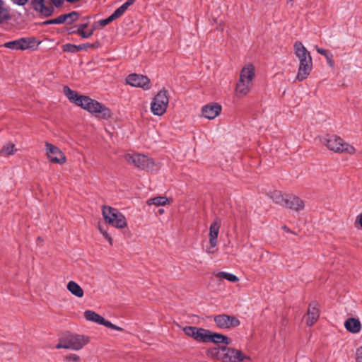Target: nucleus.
<instances>
[{"mask_svg":"<svg viewBox=\"0 0 362 362\" xmlns=\"http://www.w3.org/2000/svg\"><path fill=\"white\" fill-rule=\"evenodd\" d=\"M321 141L329 151L337 153L353 155L356 151L353 146L344 141V139L337 135H327L324 137Z\"/></svg>","mask_w":362,"mask_h":362,"instance_id":"f257e3e1","label":"nucleus"},{"mask_svg":"<svg viewBox=\"0 0 362 362\" xmlns=\"http://www.w3.org/2000/svg\"><path fill=\"white\" fill-rule=\"evenodd\" d=\"M78 106L101 119H107L111 117L108 107L88 96L84 95Z\"/></svg>","mask_w":362,"mask_h":362,"instance_id":"f03ea898","label":"nucleus"},{"mask_svg":"<svg viewBox=\"0 0 362 362\" xmlns=\"http://www.w3.org/2000/svg\"><path fill=\"white\" fill-rule=\"evenodd\" d=\"M102 214L105 222L113 227L122 229L127 226L125 216L115 208L103 206L102 207Z\"/></svg>","mask_w":362,"mask_h":362,"instance_id":"7ed1b4c3","label":"nucleus"},{"mask_svg":"<svg viewBox=\"0 0 362 362\" xmlns=\"http://www.w3.org/2000/svg\"><path fill=\"white\" fill-rule=\"evenodd\" d=\"M125 160L129 163L147 171H156L160 168L158 163H156L152 158L142 154H127Z\"/></svg>","mask_w":362,"mask_h":362,"instance_id":"20e7f679","label":"nucleus"},{"mask_svg":"<svg viewBox=\"0 0 362 362\" xmlns=\"http://www.w3.org/2000/svg\"><path fill=\"white\" fill-rule=\"evenodd\" d=\"M169 103L168 91L160 90L153 98L151 103V110L153 115L161 116L167 110Z\"/></svg>","mask_w":362,"mask_h":362,"instance_id":"39448f33","label":"nucleus"},{"mask_svg":"<svg viewBox=\"0 0 362 362\" xmlns=\"http://www.w3.org/2000/svg\"><path fill=\"white\" fill-rule=\"evenodd\" d=\"M250 360V358L242 352V351L223 346V354L221 358L222 362H241L244 360Z\"/></svg>","mask_w":362,"mask_h":362,"instance_id":"423d86ee","label":"nucleus"},{"mask_svg":"<svg viewBox=\"0 0 362 362\" xmlns=\"http://www.w3.org/2000/svg\"><path fill=\"white\" fill-rule=\"evenodd\" d=\"M36 42V39L34 37H22L13 41L7 42L4 44V46L14 50H26L34 49Z\"/></svg>","mask_w":362,"mask_h":362,"instance_id":"0eeeda50","label":"nucleus"},{"mask_svg":"<svg viewBox=\"0 0 362 362\" xmlns=\"http://www.w3.org/2000/svg\"><path fill=\"white\" fill-rule=\"evenodd\" d=\"M46 155L50 163L63 165L66 162L65 154L56 146L45 143Z\"/></svg>","mask_w":362,"mask_h":362,"instance_id":"6e6552de","label":"nucleus"},{"mask_svg":"<svg viewBox=\"0 0 362 362\" xmlns=\"http://www.w3.org/2000/svg\"><path fill=\"white\" fill-rule=\"evenodd\" d=\"M216 326L221 329H230L240 325V320L235 316L225 314L218 315L214 317Z\"/></svg>","mask_w":362,"mask_h":362,"instance_id":"1a4fd4ad","label":"nucleus"},{"mask_svg":"<svg viewBox=\"0 0 362 362\" xmlns=\"http://www.w3.org/2000/svg\"><path fill=\"white\" fill-rule=\"evenodd\" d=\"M127 83L134 87L141 88L144 90L150 88V80L144 75L131 74L126 78Z\"/></svg>","mask_w":362,"mask_h":362,"instance_id":"9d476101","label":"nucleus"},{"mask_svg":"<svg viewBox=\"0 0 362 362\" xmlns=\"http://www.w3.org/2000/svg\"><path fill=\"white\" fill-rule=\"evenodd\" d=\"M221 226V220L218 218H216L209 227V241L210 244V247L208 248L206 250L207 252L209 253H213L214 251H211V249L214 248L218 244L217 239Z\"/></svg>","mask_w":362,"mask_h":362,"instance_id":"9b49d317","label":"nucleus"},{"mask_svg":"<svg viewBox=\"0 0 362 362\" xmlns=\"http://www.w3.org/2000/svg\"><path fill=\"white\" fill-rule=\"evenodd\" d=\"M313 67L311 56H308L306 59L301 60L299 62V67L296 78L299 81L305 79L310 74Z\"/></svg>","mask_w":362,"mask_h":362,"instance_id":"f8f14e48","label":"nucleus"},{"mask_svg":"<svg viewBox=\"0 0 362 362\" xmlns=\"http://www.w3.org/2000/svg\"><path fill=\"white\" fill-rule=\"evenodd\" d=\"M69 349L79 350L88 342L83 335H71L66 339Z\"/></svg>","mask_w":362,"mask_h":362,"instance_id":"ddd939ff","label":"nucleus"},{"mask_svg":"<svg viewBox=\"0 0 362 362\" xmlns=\"http://www.w3.org/2000/svg\"><path fill=\"white\" fill-rule=\"evenodd\" d=\"M254 83L249 81L238 79L235 88V93L238 98H243L248 95L251 91Z\"/></svg>","mask_w":362,"mask_h":362,"instance_id":"4468645a","label":"nucleus"},{"mask_svg":"<svg viewBox=\"0 0 362 362\" xmlns=\"http://www.w3.org/2000/svg\"><path fill=\"white\" fill-rule=\"evenodd\" d=\"M255 78V67L251 64H245L240 71L239 78L245 81L252 82L254 83Z\"/></svg>","mask_w":362,"mask_h":362,"instance_id":"2eb2a0df","label":"nucleus"},{"mask_svg":"<svg viewBox=\"0 0 362 362\" xmlns=\"http://www.w3.org/2000/svg\"><path fill=\"white\" fill-rule=\"evenodd\" d=\"M284 206L298 211L304 209L305 204L303 201L298 197L288 194Z\"/></svg>","mask_w":362,"mask_h":362,"instance_id":"dca6fc26","label":"nucleus"},{"mask_svg":"<svg viewBox=\"0 0 362 362\" xmlns=\"http://www.w3.org/2000/svg\"><path fill=\"white\" fill-rule=\"evenodd\" d=\"M78 13L76 11H72L69 13L60 15L58 17L49 21L48 23L52 24H61L64 23L71 24L74 21L78 19Z\"/></svg>","mask_w":362,"mask_h":362,"instance_id":"f3484780","label":"nucleus"},{"mask_svg":"<svg viewBox=\"0 0 362 362\" xmlns=\"http://www.w3.org/2000/svg\"><path fill=\"white\" fill-rule=\"evenodd\" d=\"M221 111V106L217 103L206 105L202 107V115L206 119H213L216 118Z\"/></svg>","mask_w":362,"mask_h":362,"instance_id":"a211bd4d","label":"nucleus"},{"mask_svg":"<svg viewBox=\"0 0 362 362\" xmlns=\"http://www.w3.org/2000/svg\"><path fill=\"white\" fill-rule=\"evenodd\" d=\"M319 316L320 311L317 303L315 302L310 303L307 312V325L312 326L317 320Z\"/></svg>","mask_w":362,"mask_h":362,"instance_id":"6ab92c4d","label":"nucleus"},{"mask_svg":"<svg viewBox=\"0 0 362 362\" xmlns=\"http://www.w3.org/2000/svg\"><path fill=\"white\" fill-rule=\"evenodd\" d=\"M63 93L71 103H74L77 106L79 105L81 100L84 95H79L76 91L71 90L69 86H64Z\"/></svg>","mask_w":362,"mask_h":362,"instance_id":"aec40b11","label":"nucleus"},{"mask_svg":"<svg viewBox=\"0 0 362 362\" xmlns=\"http://www.w3.org/2000/svg\"><path fill=\"white\" fill-rule=\"evenodd\" d=\"M345 328L351 333H358L361 328L359 320L356 318H348L344 322Z\"/></svg>","mask_w":362,"mask_h":362,"instance_id":"412c9836","label":"nucleus"},{"mask_svg":"<svg viewBox=\"0 0 362 362\" xmlns=\"http://www.w3.org/2000/svg\"><path fill=\"white\" fill-rule=\"evenodd\" d=\"M295 54L298 57L299 62L301 60L306 59L308 56H310V52L306 49L300 42H296L294 43Z\"/></svg>","mask_w":362,"mask_h":362,"instance_id":"4be33fe9","label":"nucleus"},{"mask_svg":"<svg viewBox=\"0 0 362 362\" xmlns=\"http://www.w3.org/2000/svg\"><path fill=\"white\" fill-rule=\"evenodd\" d=\"M84 317L88 321L95 322L98 325H105L106 320L104 317L96 313L93 310H86L84 312Z\"/></svg>","mask_w":362,"mask_h":362,"instance_id":"5701e85b","label":"nucleus"},{"mask_svg":"<svg viewBox=\"0 0 362 362\" xmlns=\"http://www.w3.org/2000/svg\"><path fill=\"white\" fill-rule=\"evenodd\" d=\"M209 342H214L215 344H223L226 345H228L230 344L231 340L226 336L215 333V332H210V337H209Z\"/></svg>","mask_w":362,"mask_h":362,"instance_id":"b1692460","label":"nucleus"},{"mask_svg":"<svg viewBox=\"0 0 362 362\" xmlns=\"http://www.w3.org/2000/svg\"><path fill=\"white\" fill-rule=\"evenodd\" d=\"M66 288L67 290L74 296L78 298H82L83 296V290L76 282L70 281L67 284Z\"/></svg>","mask_w":362,"mask_h":362,"instance_id":"393cba45","label":"nucleus"},{"mask_svg":"<svg viewBox=\"0 0 362 362\" xmlns=\"http://www.w3.org/2000/svg\"><path fill=\"white\" fill-rule=\"evenodd\" d=\"M287 194H283L281 191L274 190L269 193L270 198L277 204L284 206L285 204Z\"/></svg>","mask_w":362,"mask_h":362,"instance_id":"a878e982","label":"nucleus"},{"mask_svg":"<svg viewBox=\"0 0 362 362\" xmlns=\"http://www.w3.org/2000/svg\"><path fill=\"white\" fill-rule=\"evenodd\" d=\"M31 4L34 10L44 15H49L51 11L45 6L44 0H32Z\"/></svg>","mask_w":362,"mask_h":362,"instance_id":"bb28decb","label":"nucleus"},{"mask_svg":"<svg viewBox=\"0 0 362 362\" xmlns=\"http://www.w3.org/2000/svg\"><path fill=\"white\" fill-rule=\"evenodd\" d=\"M211 331L209 329L198 328L196 331L195 340L202 342H209Z\"/></svg>","mask_w":362,"mask_h":362,"instance_id":"cd10ccee","label":"nucleus"},{"mask_svg":"<svg viewBox=\"0 0 362 362\" xmlns=\"http://www.w3.org/2000/svg\"><path fill=\"white\" fill-rule=\"evenodd\" d=\"M215 275L216 277L219 279H223L233 283L238 282L239 281V279L235 275L226 272H219Z\"/></svg>","mask_w":362,"mask_h":362,"instance_id":"c85d7f7f","label":"nucleus"},{"mask_svg":"<svg viewBox=\"0 0 362 362\" xmlns=\"http://www.w3.org/2000/svg\"><path fill=\"white\" fill-rule=\"evenodd\" d=\"M146 203L148 205L164 206L168 204L169 201L165 197H156L148 199Z\"/></svg>","mask_w":362,"mask_h":362,"instance_id":"c756f323","label":"nucleus"},{"mask_svg":"<svg viewBox=\"0 0 362 362\" xmlns=\"http://www.w3.org/2000/svg\"><path fill=\"white\" fill-rule=\"evenodd\" d=\"M206 354L211 358L221 361V358H222L223 354V346L218 348L208 349L206 351Z\"/></svg>","mask_w":362,"mask_h":362,"instance_id":"7c9ffc66","label":"nucleus"},{"mask_svg":"<svg viewBox=\"0 0 362 362\" xmlns=\"http://www.w3.org/2000/svg\"><path fill=\"white\" fill-rule=\"evenodd\" d=\"M10 18L8 10L5 7L3 1L0 0V23Z\"/></svg>","mask_w":362,"mask_h":362,"instance_id":"2f4dec72","label":"nucleus"},{"mask_svg":"<svg viewBox=\"0 0 362 362\" xmlns=\"http://www.w3.org/2000/svg\"><path fill=\"white\" fill-rule=\"evenodd\" d=\"M120 16L117 13L116 11H115L108 18L105 19L100 20L99 21V24L103 27L109 24L110 22L116 20L117 18H119Z\"/></svg>","mask_w":362,"mask_h":362,"instance_id":"473e14b6","label":"nucleus"},{"mask_svg":"<svg viewBox=\"0 0 362 362\" xmlns=\"http://www.w3.org/2000/svg\"><path fill=\"white\" fill-rule=\"evenodd\" d=\"M136 0H127L122 6L117 8L115 11L121 16L127 11V9L134 4Z\"/></svg>","mask_w":362,"mask_h":362,"instance_id":"72a5a7b5","label":"nucleus"},{"mask_svg":"<svg viewBox=\"0 0 362 362\" xmlns=\"http://www.w3.org/2000/svg\"><path fill=\"white\" fill-rule=\"evenodd\" d=\"M15 145L12 143L7 144L3 146L0 151V154L6 153L8 155H12L14 153Z\"/></svg>","mask_w":362,"mask_h":362,"instance_id":"f704fd0d","label":"nucleus"},{"mask_svg":"<svg viewBox=\"0 0 362 362\" xmlns=\"http://www.w3.org/2000/svg\"><path fill=\"white\" fill-rule=\"evenodd\" d=\"M197 327L192 326H187L183 328V331L185 334L189 337H192L195 339L196 337V331H197Z\"/></svg>","mask_w":362,"mask_h":362,"instance_id":"c9c22d12","label":"nucleus"},{"mask_svg":"<svg viewBox=\"0 0 362 362\" xmlns=\"http://www.w3.org/2000/svg\"><path fill=\"white\" fill-rule=\"evenodd\" d=\"M64 52L74 53L78 52L77 45H72L70 43L65 44L62 46Z\"/></svg>","mask_w":362,"mask_h":362,"instance_id":"e433bc0d","label":"nucleus"},{"mask_svg":"<svg viewBox=\"0 0 362 362\" xmlns=\"http://www.w3.org/2000/svg\"><path fill=\"white\" fill-rule=\"evenodd\" d=\"M94 28L91 29L90 31H85V30H76V31H73L71 32V33H77L78 35H79L81 37L83 38H88L90 37V36L93 35V32H94Z\"/></svg>","mask_w":362,"mask_h":362,"instance_id":"4c0bfd02","label":"nucleus"},{"mask_svg":"<svg viewBox=\"0 0 362 362\" xmlns=\"http://www.w3.org/2000/svg\"><path fill=\"white\" fill-rule=\"evenodd\" d=\"M99 230L103 234L104 238L109 242V243L112 245V239L110 237V235L107 233V230L103 229L102 226H99Z\"/></svg>","mask_w":362,"mask_h":362,"instance_id":"58836bf2","label":"nucleus"},{"mask_svg":"<svg viewBox=\"0 0 362 362\" xmlns=\"http://www.w3.org/2000/svg\"><path fill=\"white\" fill-rule=\"evenodd\" d=\"M104 326L106 327L110 328L112 329L117 330V331H122L123 330V329L122 327H118V326L112 324L111 322L107 321V320L106 321V322H105Z\"/></svg>","mask_w":362,"mask_h":362,"instance_id":"ea45409f","label":"nucleus"},{"mask_svg":"<svg viewBox=\"0 0 362 362\" xmlns=\"http://www.w3.org/2000/svg\"><path fill=\"white\" fill-rule=\"evenodd\" d=\"M79 356L76 354H69L66 356V361L69 362H77L79 361Z\"/></svg>","mask_w":362,"mask_h":362,"instance_id":"a19ab883","label":"nucleus"},{"mask_svg":"<svg viewBox=\"0 0 362 362\" xmlns=\"http://www.w3.org/2000/svg\"><path fill=\"white\" fill-rule=\"evenodd\" d=\"M356 362H362V346L358 347L356 352Z\"/></svg>","mask_w":362,"mask_h":362,"instance_id":"79ce46f5","label":"nucleus"},{"mask_svg":"<svg viewBox=\"0 0 362 362\" xmlns=\"http://www.w3.org/2000/svg\"><path fill=\"white\" fill-rule=\"evenodd\" d=\"M354 224L356 228L359 226L362 229V213L356 216Z\"/></svg>","mask_w":362,"mask_h":362,"instance_id":"37998d69","label":"nucleus"},{"mask_svg":"<svg viewBox=\"0 0 362 362\" xmlns=\"http://www.w3.org/2000/svg\"><path fill=\"white\" fill-rule=\"evenodd\" d=\"M315 49L319 54L324 55L326 58H328V52L326 49L320 48L317 46L315 47Z\"/></svg>","mask_w":362,"mask_h":362,"instance_id":"c03bdc74","label":"nucleus"},{"mask_svg":"<svg viewBox=\"0 0 362 362\" xmlns=\"http://www.w3.org/2000/svg\"><path fill=\"white\" fill-rule=\"evenodd\" d=\"M56 348L57 349H69V347H68V344H67V342H66V340L62 341V342H60L59 343L57 346H56Z\"/></svg>","mask_w":362,"mask_h":362,"instance_id":"a18cd8bd","label":"nucleus"},{"mask_svg":"<svg viewBox=\"0 0 362 362\" xmlns=\"http://www.w3.org/2000/svg\"><path fill=\"white\" fill-rule=\"evenodd\" d=\"M89 47H90V43L82 44V45H77V49L78 52V51H81L83 49H89Z\"/></svg>","mask_w":362,"mask_h":362,"instance_id":"49530a36","label":"nucleus"},{"mask_svg":"<svg viewBox=\"0 0 362 362\" xmlns=\"http://www.w3.org/2000/svg\"><path fill=\"white\" fill-rule=\"evenodd\" d=\"M14 4H18L19 6H24L27 4L28 0H11Z\"/></svg>","mask_w":362,"mask_h":362,"instance_id":"de8ad7c7","label":"nucleus"},{"mask_svg":"<svg viewBox=\"0 0 362 362\" xmlns=\"http://www.w3.org/2000/svg\"><path fill=\"white\" fill-rule=\"evenodd\" d=\"M51 1L56 6H59L62 5L64 2V0H51Z\"/></svg>","mask_w":362,"mask_h":362,"instance_id":"09e8293b","label":"nucleus"},{"mask_svg":"<svg viewBox=\"0 0 362 362\" xmlns=\"http://www.w3.org/2000/svg\"><path fill=\"white\" fill-rule=\"evenodd\" d=\"M88 24L83 23L78 25L77 30H84L86 28H87Z\"/></svg>","mask_w":362,"mask_h":362,"instance_id":"8fccbe9b","label":"nucleus"},{"mask_svg":"<svg viewBox=\"0 0 362 362\" xmlns=\"http://www.w3.org/2000/svg\"><path fill=\"white\" fill-rule=\"evenodd\" d=\"M100 46L99 42L96 41L93 44H90L89 48H98Z\"/></svg>","mask_w":362,"mask_h":362,"instance_id":"3c124183","label":"nucleus"},{"mask_svg":"<svg viewBox=\"0 0 362 362\" xmlns=\"http://www.w3.org/2000/svg\"><path fill=\"white\" fill-rule=\"evenodd\" d=\"M282 229H283L284 230H285L286 232H288V233L291 232V230H289V228H288L286 226H284L282 227Z\"/></svg>","mask_w":362,"mask_h":362,"instance_id":"603ef678","label":"nucleus"},{"mask_svg":"<svg viewBox=\"0 0 362 362\" xmlns=\"http://www.w3.org/2000/svg\"><path fill=\"white\" fill-rule=\"evenodd\" d=\"M164 212V210L163 209H159V213L160 214H163Z\"/></svg>","mask_w":362,"mask_h":362,"instance_id":"864d4df0","label":"nucleus"},{"mask_svg":"<svg viewBox=\"0 0 362 362\" xmlns=\"http://www.w3.org/2000/svg\"><path fill=\"white\" fill-rule=\"evenodd\" d=\"M293 0H287L288 2L291 1L292 2Z\"/></svg>","mask_w":362,"mask_h":362,"instance_id":"5fc2aeb1","label":"nucleus"},{"mask_svg":"<svg viewBox=\"0 0 362 362\" xmlns=\"http://www.w3.org/2000/svg\"><path fill=\"white\" fill-rule=\"evenodd\" d=\"M329 62L332 64V60H329Z\"/></svg>","mask_w":362,"mask_h":362,"instance_id":"6e6d98bb","label":"nucleus"}]
</instances>
